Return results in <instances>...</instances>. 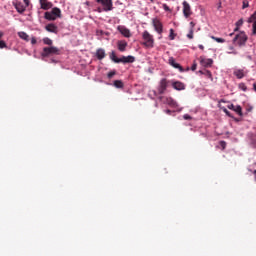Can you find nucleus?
<instances>
[{"mask_svg":"<svg viewBox=\"0 0 256 256\" xmlns=\"http://www.w3.org/2000/svg\"><path fill=\"white\" fill-rule=\"evenodd\" d=\"M142 40V45L146 49H153L155 47V37L149 31L145 30L142 33Z\"/></svg>","mask_w":256,"mask_h":256,"instance_id":"obj_1","label":"nucleus"},{"mask_svg":"<svg viewBox=\"0 0 256 256\" xmlns=\"http://www.w3.org/2000/svg\"><path fill=\"white\" fill-rule=\"evenodd\" d=\"M247 34L245 31H240L238 34L235 35V37L232 40L233 45H236L238 47H245L247 44Z\"/></svg>","mask_w":256,"mask_h":256,"instance_id":"obj_2","label":"nucleus"},{"mask_svg":"<svg viewBox=\"0 0 256 256\" xmlns=\"http://www.w3.org/2000/svg\"><path fill=\"white\" fill-rule=\"evenodd\" d=\"M44 17L47 21H55L56 19L61 18V9L54 7L51 11L45 12Z\"/></svg>","mask_w":256,"mask_h":256,"instance_id":"obj_3","label":"nucleus"},{"mask_svg":"<svg viewBox=\"0 0 256 256\" xmlns=\"http://www.w3.org/2000/svg\"><path fill=\"white\" fill-rule=\"evenodd\" d=\"M23 2L21 1H14L12 4L15 7L17 13H19L20 15H23L24 11H27V7H29V5H31V1L30 0H23Z\"/></svg>","mask_w":256,"mask_h":256,"instance_id":"obj_4","label":"nucleus"},{"mask_svg":"<svg viewBox=\"0 0 256 256\" xmlns=\"http://www.w3.org/2000/svg\"><path fill=\"white\" fill-rule=\"evenodd\" d=\"M98 5L103 7L104 13H109V11H113V0H95Z\"/></svg>","mask_w":256,"mask_h":256,"instance_id":"obj_5","label":"nucleus"},{"mask_svg":"<svg viewBox=\"0 0 256 256\" xmlns=\"http://www.w3.org/2000/svg\"><path fill=\"white\" fill-rule=\"evenodd\" d=\"M61 51L55 46L44 47L41 53V57H49L50 55H59Z\"/></svg>","mask_w":256,"mask_h":256,"instance_id":"obj_6","label":"nucleus"},{"mask_svg":"<svg viewBox=\"0 0 256 256\" xmlns=\"http://www.w3.org/2000/svg\"><path fill=\"white\" fill-rule=\"evenodd\" d=\"M233 75L236 77V79H243L244 77H247L249 75V70L247 68H234Z\"/></svg>","mask_w":256,"mask_h":256,"instance_id":"obj_7","label":"nucleus"},{"mask_svg":"<svg viewBox=\"0 0 256 256\" xmlns=\"http://www.w3.org/2000/svg\"><path fill=\"white\" fill-rule=\"evenodd\" d=\"M162 101L163 103H165V105H169V107H172V109H177L178 111H181V109H179V104L172 97H163Z\"/></svg>","mask_w":256,"mask_h":256,"instance_id":"obj_8","label":"nucleus"},{"mask_svg":"<svg viewBox=\"0 0 256 256\" xmlns=\"http://www.w3.org/2000/svg\"><path fill=\"white\" fill-rule=\"evenodd\" d=\"M169 87V81L167 78H162L158 84V93L160 95H163L165 91H167V88Z\"/></svg>","mask_w":256,"mask_h":256,"instance_id":"obj_9","label":"nucleus"},{"mask_svg":"<svg viewBox=\"0 0 256 256\" xmlns=\"http://www.w3.org/2000/svg\"><path fill=\"white\" fill-rule=\"evenodd\" d=\"M152 25L158 35H163V23L159 19H153Z\"/></svg>","mask_w":256,"mask_h":256,"instance_id":"obj_10","label":"nucleus"},{"mask_svg":"<svg viewBox=\"0 0 256 256\" xmlns=\"http://www.w3.org/2000/svg\"><path fill=\"white\" fill-rule=\"evenodd\" d=\"M168 64H170V66L173 67L174 69H178L180 71V73H185V69H183L181 64H179V63H177V61H175V58L173 56L169 57Z\"/></svg>","mask_w":256,"mask_h":256,"instance_id":"obj_11","label":"nucleus"},{"mask_svg":"<svg viewBox=\"0 0 256 256\" xmlns=\"http://www.w3.org/2000/svg\"><path fill=\"white\" fill-rule=\"evenodd\" d=\"M40 9L43 11H49V9H53V2L49 0H39Z\"/></svg>","mask_w":256,"mask_h":256,"instance_id":"obj_12","label":"nucleus"},{"mask_svg":"<svg viewBox=\"0 0 256 256\" xmlns=\"http://www.w3.org/2000/svg\"><path fill=\"white\" fill-rule=\"evenodd\" d=\"M117 31H119V33H121V35H123V37H126L129 39V37H131V30H129L127 27L123 26V25H119L117 27Z\"/></svg>","mask_w":256,"mask_h":256,"instance_id":"obj_13","label":"nucleus"},{"mask_svg":"<svg viewBox=\"0 0 256 256\" xmlns=\"http://www.w3.org/2000/svg\"><path fill=\"white\" fill-rule=\"evenodd\" d=\"M182 5H183V15L184 17H186V19H189V17H191V5H189L187 1H184Z\"/></svg>","mask_w":256,"mask_h":256,"instance_id":"obj_14","label":"nucleus"},{"mask_svg":"<svg viewBox=\"0 0 256 256\" xmlns=\"http://www.w3.org/2000/svg\"><path fill=\"white\" fill-rule=\"evenodd\" d=\"M228 109H230L231 111H234L235 113H237V115H239V117H243V109L241 108V105H234V104H229L227 106Z\"/></svg>","mask_w":256,"mask_h":256,"instance_id":"obj_15","label":"nucleus"},{"mask_svg":"<svg viewBox=\"0 0 256 256\" xmlns=\"http://www.w3.org/2000/svg\"><path fill=\"white\" fill-rule=\"evenodd\" d=\"M200 65H202V67H212L213 59L200 56Z\"/></svg>","mask_w":256,"mask_h":256,"instance_id":"obj_16","label":"nucleus"},{"mask_svg":"<svg viewBox=\"0 0 256 256\" xmlns=\"http://www.w3.org/2000/svg\"><path fill=\"white\" fill-rule=\"evenodd\" d=\"M127 46H128V43L125 40H119L117 42L118 51H120L121 53H124V51H127Z\"/></svg>","mask_w":256,"mask_h":256,"instance_id":"obj_17","label":"nucleus"},{"mask_svg":"<svg viewBox=\"0 0 256 256\" xmlns=\"http://www.w3.org/2000/svg\"><path fill=\"white\" fill-rule=\"evenodd\" d=\"M120 63H135L134 56L128 55V56H122L120 60H117Z\"/></svg>","mask_w":256,"mask_h":256,"instance_id":"obj_18","label":"nucleus"},{"mask_svg":"<svg viewBox=\"0 0 256 256\" xmlns=\"http://www.w3.org/2000/svg\"><path fill=\"white\" fill-rule=\"evenodd\" d=\"M172 87L176 91H185V84L183 82H180V81L173 82Z\"/></svg>","mask_w":256,"mask_h":256,"instance_id":"obj_19","label":"nucleus"},{"mask_svg":"<svg viewBox=\"0 0 256 256\" xmlns=\"http://www.w3.org/2000/svg\"><path fill=\"white\" fill-rule=\"evenodd\" d=\"M45 29L48 31V33H58L57 25L50 23L45 26Z\"/></svg>","mask_w":256,"mask_h":256,"instance_id":"obj_20","label":"nucleus"},{"mask_svg":"<svg viewBox=\"0 0 256 256\" xmlns=\"http://www.w3.org/2000/svg\"><path fill=\"white\" fill-rule=\"evenodd\" d=\"M105 49L99 48L96 50V57L99 61H102V59H105Z\"/></svg>","mask_w":256,"mask_h":256,"instance_id":"obj_21","label":"nucleus"},{"mask_svg":"<svg viewBox=\"0 0 256 256\" xmlns=\"http://www.w3.org/2000/svg\"><path fill=\"white\" fill-rule=\"evenodd\" d=\"M198 73H200V75H205V77H207L208 79L213 81V74L211 73V71H209V70H200V71H198Z\"/></svg>","mask_w":256,"mask_h":256,"instance_id":"obj_22","label":"nucleus"},{"mask_svg":"<svg viewBox=\"0 0 256 256\" xmlns=\"http://www.w3.org/2000/svg\"><path fill=\"white\" fill-rule=\"evenodd\" d=\"M18 37H20V39H22L23 41L29 42V34L27 32H18Z\"/></svg>","mask_w":256,"mask_h":256,"instance_id":"obj_23","label":"nucleus"},{"mask_svg":"<svg viewBox=\"0 0 256 256\" xmlns=\"http://www.w3.org/2000/svg\"><path fill=\"white\" fill-rule=\"evenodd\" d=\"M110 59L111 61H113L114 63H120L118 61H121V58H118L117 55L115 54V51H112L110 53Z\"/></svg>","mask_w":256,"mask_h":256,"instance_id":"obj_24","label":"nucleus"},{"mask_svg":"<svg viewBox=\"0 0 256 256\" xmlns=\"http://www.w3.org/2000/svg\"><path fill=\"white\" fill-rule=\"evenodd\" d=\"M113 85L116 87V89H123V81L121 80H115Z\"/></svg>","mask_w":256,"mask_h":256,"instance_id":"obj_25","label":"nucleus"},{"mask_svg":"<svg viewBox=\"0 0 256 256\" xmlns=\"http://www.w3.org/2000/svg\"><path fill=\"white\" fill-rule=\"evenodd\" d=\"M177 37V34H175V30L173 28L170 29L169 39L170 41H175V38Z\"/></svg>","mask_w":256,"mask_h":256,"instance_id":"obj_26","label":"nucleus"},{"mask_svg":"<svg viewBox=\"0 0 256 256\" xmlns=\"http://www.w3.org/2000/svg\"><path fill=\"white\" fill-rule=\"evenodd\" d=\"M44 45H53V40H51L49 37L43 38Z\"/></svg>","mask_w":256,"mask_h":256,"instance_id":"obj_27","label":"nucleus"},{"mask_svg":"<svg viewBox=\"0 0 256 256\" xmlns=\"http://www.w3.org/2000/svg\"><path fill=\"white\" fill-rule=\"evenodd\" d=\"M229 55H237L238 54V52H237V50H235V47H233V46H229Z\"/></svg>","mask_w":256,"mask_h":256,"instance_id":"obj_28","label":"nucleus"},{"mask_svg":"<svg viewBox=\"0 0 256 256\" xmlns=\"http://www.w3.org/2000/svg\"><path fill=\"white\" fill-rule=\"evenodd\" d=\"M256 21V12H254L249 18L248 23H255Z\"/></svg>","mask_w":256,"mask_h":256,"instance_id":"obj_29","label":"nucleus"},{"mask_svg":"<svg viewBox=\"0 0 256 256\" xmlns=\"http://www.w3.org/2000/svg\"><path fill=\"white\" fill-rule=\"evenodd\" d=\"M211 39H213V41H216V43H225V39L223 38H217L215 36H211Z\"/></svg>","mask_w":256,"mask_h":256,"instance_id":"obj_30","label":"nucleus"},{"mask_svg":"<svg viewBox=\"0 0 256 256\" xmlns=\"http://www.w3.org/2000/svg\"><path fill=\"white\" fill-rule=\"evenodd\" d=\"M238 89H240V91H247V85L245 84V83H240L239 85H238Z\"/></svg>","mask_w":256,"mask_h":256,"instance_id":"obj_31","label":"nucleus"},{"mask_svg":"<svg viewBox=\"0 0 256 256\" xmlns=\"http://www.w3.org/2000/svg\"><path fill=\"white\" fill-rule=\"evenodd\" d=\"M116 74H117V71L112 70V71L108 72L107 77H108V79H113V77H115Z\"/></svg>","mask_w":256,"mask_h":256,"instance_id":"obj_32","label":"nucleus"},{"mask_svg":"<svg viewBox=\"0 0 256 256\" xmlns=\"http://www.w3.org/2000/svg\"><path fill=\"white\" fill-rule=\"evenodd\" d=\"M219 145H220L222 151H225V149H227V142L221 140V141L219 142Z\"/></svg>","mask_w":256,"mask_h":256,"instance_id":"obj_33","label":"nucleus"},{"mask_svg":"<svg viewBox=\"0 0 256 256\" xmlns=\"http://www.w3.org/2000/svg\"><path fill=\"white\" fill-rule=\"evenodd\" d=\"M162 8L164 9V11L171 13V8H169L167 4H162Z\"/></svg>","mask_w":256,"mask_h":256,"instance_id":"obj_34","label":"nucleus"},{"mask_svg":"<svg viewBox=\"0 0 256 256\" xmlns=\"http://www.w3.org/2000/svg\"><path fill=\"white\" fill-rule=\"evenodd\" d=\"M194 31H195V30H193V28L189 30V33L187 34V38H188V39H193V33H194Z\"/></svg>","mask_w":256,"mask_h":256,"instance_id":"obj_35","label":"nucleus"},{"mask_svg":"<svg viewBox=\"0 0 256 256\" xmlns=\"http://www.w3.org/2000/svg\"><path fill=\"white\" fill-rule=\"evenodd\" d=\"M7 48V43H5L4 40H0V49H5Z\"/></svg>","mask_w":256,"mask_h":256,"instance_id":"obj_36","label":"nucleus"},{"mask_svg":"<svg viewBox=\"0 0 256 256\" xmlns=\"http://www.w3.org/2000/svg\"><path fill=\"white\" fill-rule=\"evenodd\" d=\"M183 119H184L185 121H191L193 118H192L191 115H189V114H184V115H183Z\"/></svg>","mask_w":256,"mask_h":256,"instance_id":"obj_37","label":"nucleus"},{"mask_svg":"<svg viewBox=\"0 0 256 256\" xmlns=\"http://www.w3.org/2000/svg\"><path fill=\"white\" fill-rule=\"evenodd\" d=\"M247 7H249V1L244 0L242 4V9H247Z\"/></svg>","mask_w":256,"mask_h":256,"instance_id":"obj_38","label":"nucleus"},{"mask_svg":"<svg viewBox=\"0 0 256 256\" xmlns=\"http://www.w3.org/2000/svg\"><path fill=\"white\" fill-rule=\"evenodd\" d=\"M236 27H242L243 26V19H239L236 23H235Z\"/></svg>","mask_w":256,"mask_h":256,"instance_id":"obj_39","label":"nucleus"},{"mask_svg":"<svg viewBox=\"0 0 256 256\" xmlns=\"http://www.w3.org/2000/svg\"><path fill=\"white\" fill-rule=\"evenodd\" d=\"M252 34L256 35V21H254L252 24Z\"/></svg>","mask_w":256,"mask_h":256,"instance_id":"obj_40","label":"nucleus"},{"mask_svg":"<svg viewBox=\"0 0 256 256\" xmlns=\"http://www.w3.org/2000/svg\"><path fill=\"white\" fill-rule=\"evenodd\" d=\"M31 44H32V45H36V44H37V38L32 37V38H31Z\"/></svg>","mask_w":256,"mask_h":256,"instance_id":"obj_41","label":"nucleus"},{"mask_svg":"<svg viewBox=\"0 0 256 256\" xmlns=\"http://www.w3.org/2000/svg\"><path fill=\"white\" fill-rule=\"evenodd\" d=\"M191 71H197V63H194V64L191 66Z\"/></svg>","mask_w":256,"mask_h":256,"instance_id":"obj_42","label":"nucleus"},{"mask_svg":"<svg viewBox=\"0 0 256 256\" xmlns=\"http://www.w3.org/2000/svg\"><path fill=\"white\" fill-rule=\"evenodd\" d=\"M190 29H192V31H195V22H190Z\"/></svg>","mask_w":256,"mask_h":256,"instance_id":"obj_43","label":"nucleus"},{"mask_svg":"<svg viewBox=\"0 0 256 256\" xmlns=\"http://www.w3.org/2000/svg\"><path fill=\"white\" fill-rule=\"evenodd\" d=\"M96 11H97L98 13H103V7H102V8H100V7L97 8Z\"/></svg>","mask_w":256,"mask_h":256,"instance_id":"obj_44","label":"nucleus"},{"mask_svg":"<svg viewBox=\"0 0 256 256\" xmlns=\"http://www.w3.org/2000/svg\"><path fill=\"white\" fill-rule=\"evenodd\" d=\"M84 5H86V7H89L91 5V2L90 1H86V2H84Z\"/></svg>","mask_w":256,"mask_h":256,"instance_id":"obj_45","label":"nucleus"},{"mask_svg":"<svg viewBox=\"0 0 256 256\" xmlns=\"http://www.w3.org/2000/svg\"><path fill=\"white\" fill-rule=\"evenodd\" d=\"M240 28H241L240 26H236V27L234 28V33H237V31H239Z\"/></svg>","mask_w":256,"mask_h":256,"instance_id":"obj_46","label":"nucleus"},{"mask_svg":"<svg viewBox=\"0 0 256 256\" xmlns=\"http://www.w3.org/2000/svg\"><path fill=\"white\" fill-rule=\"evenodd\" d=\"M223 112L226 113V115H229V110H227V108H223Z\"/></svg>","mask_w":256,"mask_h":256,"instance_id":"obj_47","label":"nucleus"},{"mask_svg":"<svg viewBox=\"0 0 256 256\" xmlns=\"http://www.w3.org/2000/svg\"><path fill=\"white\" fill-rule=\"evenodd\" d=\"M4 35H5V33L3 31H0V39H3Z\"/></svg>","mask_w":256,"mask_h":256,"instance_id":"obj_48","label":"nucleus"},{"mask_svg":"<svg viewBox=\"0 0 256 256\" xmlns=\"http://www.w3.org/2000/svg\"><path fill=\"white\" fill-rule=\"evenodd\" d=\"M199 49H201L203 51V49H205V47L203 46V44L198 45Z\"/></svg>","mask_w":256,"mask_h":256,"instance_id":"obj_49","label":"nucleus"},{"mask_svg":"<svg viewBox=\"0 0 256 256\" xmlns=\"http://www.w3.org/2000/svg\"><path fill=\"white\" fill-rule=\"evenodd\" d=\"M253 90H254L255 93H256V83L253 84Z\"/></svg>","mask_w":256,"mask_h":256,"instance_id":"obj_50","label":"nucleus"},{"mask_svg":"<svg viewBox=\"0 0 256 256\" xmlns=\"http://www.w3.org/2000/svg\"><path fill=\"white\" fill-rule=\"evenodd\" d=\"M233 35H235V32L230 33L229 37H233Z\"/></svg>","mask_w":256,"mask_h":256,"instance_id":"obj_51","label":"nucleus"},{"mask_svg":"<svg viewBox=\"0 0 256 256\" xmlns=\"http://www.w3.org/2000/svg\"><path fill=\"white\" fill-rule=\"evenodd\" d=\"M165 112L168 113V115L171 114V110H166Z\"/></svg>","mask_w":256,"mask_h":256,"instance_id":"obj_52","label":"nucleus"}]
</instances>
